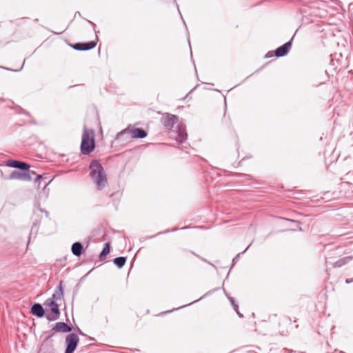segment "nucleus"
Returning a JSON list of instances; mask_svg holds the SVG:
<instances>
[{
    "mask_svg": "<svg viewBox=\"0 0 353 353\" xmlns=\"http://www.w3.org/2000/svg\"><path fill=\"white\" fill-rule=\"evenodd\" d=\"M90 175L99 190H101L108 184L106 174L101 164L97 160H92L89 167Z\"/></svg>",
    "mask_w": 353,
    "mask_h": 353,
    "instance_id": "nucleus-1",
    "label": "nucleus"
},
{
    "mask_svg": "<svg viewBox=\"0 0 353 353\" xmlns=\"http://www.w3.org/2000/svg\"><path fill=\"white\" fill-rule=\"evenodd\" d=\"M95 148L94 132L90 129H85L82 134L81 150L83 154H89Z\"/></svg>",
    "mask_w": 353,
    "mask_h": 353,
    "instance_id": "nucleus-2",
    "label": "nucleus"
},
{
    "mask_svg": "<svg viewBox=\"0 0 353 353\" xmlns=\"http://www.w3.org/2000/svg\"><path fill=\"white\" fill-rule=\"evenodd\" d=\"M121 135L125 134L129 139H143L145 138L148 133L143 129L137 128H128L120 132Z\"/></svg>",
    "mask_w": 353,
    "mask_h": 353,
    "instance_id": "nucleus-3",
    "label": "nucleus"
},
{
    "mask_svg": "<svg viewBox=\"0 0 353 353\" xmlns=\"http://www.w3.org/2000/svg\"><path fill=\"white\" fill-rule=\"evenodd\" d=\"M55 299H57V295L54 294L52 298L47 299L46 301V305H48L50 310V314L48 316L50 321L57 320L60 314L59 305L55 302Z\"/></svg>",
    "mask_w": 353,
    "mask_h": 353,
    "instance_id": "nucleus-4",
    "label": "nucleus"
},
{
    "mask_svg": "<svg viewBox=\"0 0 353 353\" xmlns=\"http://www.w3.org/2000/svg\"><path fill=\"white\" fill-rule=\"evenodd\" d=\"M66 343L68 344L65 353H72L77 346L79 337L75 334H70L66 337Z\"/></svg>",
    "mask_w": 353,
    "mask_h": 353,
    "instance_id": "nucleus-5",
    "label": "nucleus"
},
{
    "mask_svg": "<svg viewBox=\"0 0 353 353\" xmlns=\"http://www.w3.org/2000/svg\"><path fill=\"white\" fill-rule=\"evenodd\" d=\"M97 45V43L94 41H91L87 43H77L71 46L77 50H88L94 48Z\"/></svg>",
    "mask_w": 353,
    "mask_h": 353,
    "instance_id": "nucleus-6",
    "label": "nucleus"
},
{
    "mask_svg": "<svg viewBox=\"0 0 353 353\" xmlns=\"http://www.w3.org/2000/svg\"><path fill=\"white\" fill-rule=\"evenodd\" d=\"M11 179L21 181H30L31 176L28 172H21L19 171H13L10 176Z\"/></svg>",
    "mask_w": 353,
    "mask_h": 353,
    "instance_id": "nucleus-7",
    "label": "nucleus"
},
{
    "mask_svg": "<svg viewBox=\"0 0 353 353\" xmlns=\"http://www.w3.org/2000/svg\"><path fill=\"white\" fill-rule=\"evenodd\" d=\"M7 165L12 168H19L22 170H28L30 167V165L26 163L14 160L8 161L7 162Z\"/></svg>",
    "mask_w": 353,
    "mask_h": 353,
    "instance_id": "nucleus-8",
    "label": "nucleus"
},
{
    "mask_svg": "<svg viewBox=\"0 0 353 353\" xmlns=\"http://www.w3.org/2000/svg\"><path fill=\"white\" fill-rule=\"evenodd\" d=\"M290 48H291V43L290 42L285 43L284 45L280 46L275 50V56H276L278 57L285 56V54H288Z\"/></svg>",
    "mask_w": 353,
    "mask_h": 353,
    "instance_id": "nucleus-9",
    "label": "nucleus"
},
{
    "mask_svg": "<svg viewBox=\"0 0 353 353\" xmlns=\"http://www.w3.org/2000/svg\"><path fill=\"white\" fill-rule=\"evenodd\" d=\"M53 330L57 332H68L71 330V328L65 323L59 322L56 323Z\"/></svg>",
    "mask_w": 353,
    "mask_h": 353,
    "instance_id": "nucleus-10",
    "label": "nucleus"
},
{
    "mask_svg": "<svg viewBox=\"0 0 353 353\" xmlns=\"http://www.w3.org/2000/svg\"><path fill=\"white\" fill-rule=\"evenodd\" d=\"M31 312L32 314L36 315L38 317H42L44 315V310L39 303H36L32 307Z\"/></svg>",
    "mask_w": 353,
    "mask_h": 353,
    "instance_id": "nucleus-11",
    "label": "nucleus"
},
{
    "mask_svg": "<svg viewBox=\"0 0 353 353\" xmlns=\"http://www.w3.org/2000/svg\"><path fill=\"white\" fill-rule=\"evenodd\" d=\"M177 121V117L173 115H168L165 119L164 124L166 127L171 128Z\"/></svg>",
    "mask_w": 353,
    "mask_h": 353,
    "instance_id": "nucleus-12",
    "label": "nucleus"
},
{
    "mask_svg": "<svg viewBox=\"0 0 353 353\" xmlns=\"http://www.w3.org/2000/svg\"><path fill=\"white\" fill-rule=\"evenodd\" d=\"M83 246L81 243L79 242L74 243L72 246V253L76 256H80L81 254Z\"/></svg>",
    "mask_w": 353,
    "mask_h": 353,
    "instance_id": "nucleus-13",
    "label": "nucleus"
},
{
    "mask_svg": "<svg viewBox=\"0 0 353 353\" xmlns=\"http://www.w3.org/2000/svg\"><path fill=\"white\" fill-rule=\"evenodd\" d=\"M126 259L125 257H117L114 259V264L119 268H122L125 263Z\"/></svg>",
    "mask_w": 353,
    "mask_h": 353,
    "instance_id": "nucleus-14",
    "label": "nucleus"
},
{
    "mask_svg": "<svg viewBox=\"0 0 353 353\" xmlns=\"http://www.w3.org/2000/svg\"><path fill=\"white\" fill-rule=\"evenodd\" d=\"M110 252V245L109 243H105L104 248L101 253V256H105Z\"/></svg>",
    "mask_w": 353,
    "mask_h": 353,
    "instance_id": "nucleus-15",
    "label": "nucleus"
},
{
    "mask_svg": "<svg viewBox=\"0 0 353 353\" xmlns=\"http://www.w3.org/2000/svg\"><path fill=\"white\" fill-rule=\"evenodd\" d=\"M62 295H63V290H62L61 286H60V293H59V294L58 296H59V298H61V296Z\"/></svg>",
    "mask_w": 353,
    "mask_h": 353,
    "instance_id": "nucleus-16",
    "label": "nucleus"
},
{
    "mask_svg": "<svg viewBox=\"0 0 353 353\" xmlns=\"http://www.w3.org/2000/svg\"><path fill=\"white\" fill-rule=\"evenodd\" d=\"M40 178H41V176H40V175H39V176H37V180H38V179H39Z\"/></svg>",
    "mask_w": 353,
    "mask_h": 353,
    "instance_id": "nucleus-17",
    "label": "nucleus"
}]
</instances>
